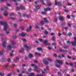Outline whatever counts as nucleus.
<instances>
[{
  "label": "nucleus",
  "mask_w": 76,
  "mask_h": 76,
  "mask_svg": "<svg viewBox=\"0 0 76 76\" xmlns=\"http://www.w3.org/2000/svg\"><path fill=\"white\" fill-rule=\"evenodd\" d=\"M13 37L14 39H16V36H13Z\"/></svg>",
  "instance_id": "e2e57ef3"
},
{
  "label": "nucleus",
  "mask_w": 76,
  "mask_h": 76,
  "mask_svg": "<svg viewBox=\"0 0 76 76\" xmlns=\"http://www.w3.org/2000/svg\"><path fill=\"white\" fill-rule=\"evenodd\" d=\"M38 55V56H41V54L39 53H35V55Z\"/></svg>",
  "instance_id": "cd10ccee"
},
{
  "label": "nucleus",
  "mask_w": 76,
  "mask_h": 76,
  "mask_svg": "<svg viewBox=\"0 0 76 76\" xmlns=\"http://www.w3.org/2000/svg\"><path fill=\"white\" fill-rule=\"evenodd\" d=\"M54 63L55 64H63V61H59L58 60H56L54 61Z\"/></svg>",
  "instance_id": "20e7f679"
},
{
  "label": "nucleus",
  "mask_w": 76,
  "mask_h": 76,
  "mask_svg": "<svg viewBox=\"0 0 76 76\" xmlns=\"http://www.w3.org/2000/svg\"><path fill=\"white\" fill-rule=\"evenodd\" d=\"M12 49V46L11 45H8L7 46V49L8 50H10Z\"/></svg>",
  "instance_id": "1a4fd4ad"
},
{
  "label": "nucleus",
  "mask_w": 76,
  "mask_h": 76,
  "mask_svg": "<svg viewBox=\"0 0 76 76\" xmlns=\"http://www.w3.org/2000/svg\"><path fill=\"white\" fill-rule=\"evenodd\" d=\"M34 69H35V70H36L37 72H38L39 71L37 70V69H38V66H34Z\"/></svg>",
  "instance_id": "aec40b11"
},
{
  "label": "nucleus",
  "mask_w": 76,
  "mask_h": 76,
  "mask_svg": "<svg viewBox=\"0 0 76 76\" xmlns=\"http://www.w3.org/2000/svg\"><path fill=\"white\" fill-rule=\"evenodd\" d=\"M47 59L49 61H52V59L50 58H48Z\"/></svg>",
  "instance_id": "7c9ffc66"
},
{
  "label": "nucleus",
  "mask_w": 76,
  "mask_h": 76,
  "mask_svg": "<svg viewBox=\"0 0 76 76\" xmlns=\"http://www.w3.org/2000/svg\"><path fill=\"white\" fill-rule=\"evenodd\" d=\"M17 10H20V8L19 7H16Z\"/></svg>",
  "instance_id": "5fc2aeb1"
},
{
  "label": "nucleus",
  "mask_w": 76,
  "mask_h": 76,
  "mask_svg": "<svg viewBox=\"0 0 76 76\" xmlns=\"http://www.w3.org/2000/svg\"><path fill=\"white\" fill-rule=\"evenodd\" d=\"M71 44L73 46H76V42L75 41H73L71 42Z\"/></svg>",
  "instance_id": "4468645a"
},
{
  "label": "nucleus",
  "mask_w": 76,
  "mask_h": 76,
  "mask_svg": "<svg viewBox=\"0 0 76 76\" xmlns=\"http://www.w3.org/2000/svg\"><path fill=\"white\" fill-rule=\"evenodd\" d=\"M51 39L53 41H55V37L54 36H53L52 38H51Z\"/></svg>",
  "instance_id": "c9c22d12"
},
{
  "label": "nucleus",
  "mask_w": 76,
  "mask_h": 76,
  "mask_svg": "<svg viewBox=\"0 0 76 76\" xmlns=\"http://www.w3.org/2000/svg\"><path fill=\"white\" fill-rule=\"evenodd\" d=\"M35 75V73H31L28 75V76H34Z\"/></svg>",
  "instance_id": "5701e85b"
},
{
  "label": "nucleus",
  "mask_w": 76,
  "mask_h": 76,
  "mask_svg": "<svg viewBox=\"0 0 76 76\" xmlns=\"http://www.w3.org/2000/svg\"><path fill=\"white\" fill-rule=\"evenodd\" d=\"M47 6H51V3H48V1L47 2Z\"/></svg>",
  "instance_id": "4c0bfd02"
},
{
  "label": "nucleus",
  "mask_w": 76,
  "mask_h": 76,
  "mask_svg": "<svg viewBox=\"0 0 76 76\" xmlns=\"http://www.w3.org/2000/svg\"><path fill=\"white\" fill-rule=\"evenodd\" d=\"M0 25H3L4 26V30L6 32L7 34H8L9 33V32L7 31V22L1 21H0Z\"/></svg>",
  "instance_id": "f257e3e1"
},
{
  "label": "nucleus",
  "mask_w": 76,
  "mask_h": 76,
  "mask_svg": "<svg viewBox=\"0 0 76 76\" xmlns=\"http://www.w3.org/2000/svg\"><path fill=\"white\" fill-rule=\"evenodd\" d=\"M7 42L6 41H4L3 44V46L4 47V48H6V43Z\"/></svg>",
  "instance_id": "9b49d317"
},
{
  "label": "nucleus",
  "mask_w": 76,
  "mask_h": 76,
  "mask_svg": "<svg viewBox=\"0 0 76 76\" xmlns=\"http://www.w3.org/2000/svg\"><path fill=\"white\" fill-rule=\"evenodd\" d=\"M21 29L22 30H24V29H25V27H21Z\"/></svg>",
  "instance_id": "13d9d810"
},
{
  "label": "nucleus",
  "mask_w": 76,
  "mask_h": 76,
  "mask_svg": "<svg viewBox=\"0 0 76 76\" xmlns=\"http://www.w3.org/2000/svg\"><path fill=\"white\" fill-rule=\"evenodd\" d=\"M63 28H64V29H65V30L66 31L67 30V29L68 28V27H63Z\"/></svg>",
  "instance_id": "052dcab7"
},
{
  "label": "nucleus",
  "mask_w": 76,
  "mask_h": 76,
  "mask_svg": "<svg viewBox=\"0 0 76 76\" xmlns=\"http://www.w3.org/2000/svg\"><path fill=\"white\" fill-rule=\"evenodd\" d=\"M10 19H12V20H15V19H16V18H10Z\"/></svg>",
  "instance_id": "09e8293b"
},
{
  "label": "nucleus",
  "mask_w": 76,
  "mask_h": 76,
  "mask_svg": "<svg viewBox=\"0 0 76 76\" xmlns=\"http://www.w3.org/2000/svg\"><path fill=\"white\" fill-rule=\"evenodd\" d=\"M53 56L55 57H57V54H54L53 55Z\"/></svg>",
  "instance_id": "69168bd1"
},
{
  "label": "nucleus",
  "mask_w": 76,
  "mask_h": 76,
  "mask_svg": "<svg viewBox=\"0 0 76 76\" xmlns=\"http://www.w3.org/2000/svg\"><path fill=\"white\" fill-rule=\"evenodd\" d=\"M69 65L71 66H73V63H70Z\"/></svg>",
  "instance_id": "de8ad7c7"
},
{
  "label": "nucleus",
  "mask_w": 76,
  "mask_h": 76,
  "mask_svg": "<svg viewBox=\"0 0 76 76\" xmlns=\"http://www.w3.org/2000/svg\"><path fill=\"white\" fill-rule=\"evenodd\" d=\"M19 60V58H16L15 59L13 60L14 61H15V62H17V60Z\"/></svg>",
  "instance_id": "4be33fe9"
},
{
  "label": "nucleus",
  "mask_w": 76,
  "mask_h": 76,
  "mask_svg": "<svg viewBox=\"0 0 76 76\" xmlns=\"http://www.w3.org/2000/svg\"><path fill=\"white\" fill-rule=\"evenodd\" d=\"M40 0V2L42 3L43 4H44V5H45V4L44 2V0Z\"/></svg>",
  "instance_id": "c85d7f7f"
},
{
  "label": "nucleus",
  "mask_w": 76,
  "mask_h": 76,
  "mask_svg": "<svg viewBox=\"0 0 76 76\" xmlns=\"http://www.w3.org/2000/svg\"><path fill=\"white\" fill-rule=\"evenodd\" d=\"M24 47L25 48H26L27 51L28 52V51L29 50H31V46H27L26 45H24Z\"/></svg>",
  "instance_id": "7ed1b4c3"
},
{
  "label": "nucleus",
  "mask_w": 76,
  "mask_h": 76,
  "mask_svg": "<svg viewBox=\"0 0 76 76\" xmlns=\"http://www.w3.org/2000/svg\"><path fill=\"white\" fill-rule=\"evenodd\" d=\"M67 18H68V19H70V15H67Z\"/></svg>",
  "instance_id": "8fccbe9b"
},
{
  "label": "nucleus",
  "mask_w": 76,
  "mask_h": 76,
  "mask_svg": "<svg viewBox=\"0 0 76 76\" xmlns=\"http://www.w3.org/2000/svg\"><path fill=\"white\" fill-rule=\"evenodd\" d=\"M71 43V42H70V41H66V44L67 45H70Z\"/></svg>",
  "instance_id": "393cba45"
},
{
  "label": "nucleus",
  "mask_w": 76,
  "mask_h": 76,
  "mask_svg": "<svg viewBox=\"0 0 76 76\" xmlns=\"http://www.w3.org/2000/svg\"><path fill=\"white\" fill-rule=\"evenodd\" d=\"M36 8L37 9H40V7L39 6V5H38L36 7Z\"/></svg>",
  "instance_id": "2f4dec72"
},
{
  "label": "nucleus",
  "mask_w": 76,
  "mask_h": 76,
  "mask_svg": "<svg viewBox=\"0 0 76 76\" xmlns=\"http://www.w3.org/2000/svg\"><path fill=\"white\" fill-rule=\"evenodd\" d=\"M52 45H54L55 46H56V45H57V43L56 42H54L52 43Z\"/></svg>",
  "instance_id": "bb28decb"
},
{
  "label": "nucleus",
  "mask_w": 76,
  "mask_h": 76,
  "mask_svg": "<svg viewBox=\"0 0 76 76\" xmlns=\"http://www.w3.org/2000/svg\"><path fill=\"white\" fill-rule=\"evenodd\" d=\"M74 39L75 40V41H75V42H76V37H74Z\"/></svg>",
  "instance_id": "774afa93"
},
{
  "label": "nucleus",
  "mask_w": 76,
  "mask_h": 76,
  "mask_svg": "<svg viewBox=\"0 0 76 76\" xmlns=\"http://www.w3.org/2000/svg\"><path fill=\"white\" fill-rule=\"evenodd\" d=\"M41 13H42V15H46V12H42Z\"/></svg>",
  "instance_id": "a19ab883"
},
{
  "label": "nucleus",
  "mask_w": 76,
  "mask_h": 76,
  "mask_svg": "<svg viewBox=\"0 0 76 76\" xmlns=\"http://www.w3.org/2000/svg\"><path fill=\"white\" fill-rule=\"evenodd\" d=\"M0 75L1 76H4V73H0Z\"/></svg>",
  "instance_id": "a18cd8bd"
},
{
  "label": "nucleus",
  "mask_w": 76,
  "mask_h": 76,
  "mask_svg": "<svg viewBox=\"0 0 76 76\" xmlns=\"http://www.w3.org/2000/svg\"><path fill=\"white\" fill-rule=\"evenodd\" d=\"M43 43L45 45H48L49 46H50L51 45V44L48 43V42L47 40H45Z\"/></svg>",
  "instance_id": "f03ea898"
},
{
  "label": "nucleus",
  "mask_w": 76,
  "mask_h": 76,
  "mask_svg": "<svg viewBox=\"0 0 76 76\" xmlns=\"http://www.w3.org/2000/svg\"><path fill=\"white\" fill-rule=\"evenodd\" d=\"M28 57H29V58H32L34 57V56H33V55L32 54L30 53L28 54Z\"/></svg>",
  "instance_id": "dca6fc26"
},
{
  "label": "nucleus",
  "mask_w": 76,
  "mask_h": 76,
  "mask_svg": "<svg viewBox=\"0 0 76 76\" xmlns=\"http://www.w3.org/2000/svg\"><path fill=\"white\" fill-rule=\"evenodd\" d=\"M14 26L15 28H16L18 26V25L17 24L14 23Z\"/></svg>",
  "instance_id": "c756f323"
},
{
  "label": "nucleus",
  "mask_w": 76,
  "mask_h": 76,
  "mask_svg": "<svg viewBox=\"0 0 76 76\" xmlns=\"http://www.w3.org/2000/svg\"><path fill=\"white\" fill-rule=\"evenodd\" d=\"M26 16L27 18H29V15L26 14Z\"/></svg>",
  "instance_id": "bf43d9fd"
},
{
  "label": "nucleus",
  "mask_w": 76,
  "mask_h": 76,
  "mask_svg": "<svg viewBox=\"0 0 76 76\" xmlns=\"http://www.w3.org/2000/svg\"><path fill=\"white\" fill-rule=\"evenodd\" d=\"M28 72H31V71H32V69L31 68L28 69Z\"/></svg>",
  "instance_id": "3c124183"
},
{
  "label": "nucleus",
  "mask_w": 76,
  "mask_h": 76,
  "mask_svg": "<svg viewBox=\"0 0 76 76\" xmlns=\"http://www.w3.org/2000/svg\"><path fill=\"white\" fill-rule=\"evenodd\" d=\"M24 49L23 48H21L20 50H19V53H23V50Z\"/></svg>",
  "instance_id": "f3484780"
},
{
  "label": "nucleus",
  "mask_w": 76,
  "mask_h": 76,
  "mask_svg": "<svg viewBox=\"0 0 76 76\" xmlns=\"http://www.w3.org/2000/svg\"><path fill=\"white\" fill-rule=\"evenodd\" d=\"M59 19L61 21H63V17L62 16H59Z\"/></svg>",
  "instance_id": "ddd939ff"
},
{
  "label": "nucleus",
  "mask_w": 76,
  "mask_h": 76,
  "mask_svg": "<svg viewBox=\"0 0 76 76\" xmlns=\"http://www.w3.org/2000/svg\"><path fill=\"white\" fill-rule=\"evenodd\" d=\"M68 25L69 27H71L72 26H71V24L70 23H68Z\"/></svg>",
  "instance_id": "37998d69"
},
{
  "label": "nucleus",
  "mask_w": 76,
  "mask_h": 76,
  "mask_svg": "<svg viewBox=\"0 0 76 76\" xmlns=\"http://www.w3.org/2000/svg\"><path fill=\"white\" fill-rule=\"evenodd\" d=\"M67 58H69V59H70L71 58H72V57L71 56H67Z\"/></svg>",
  "instance_id": "4d7b16f0"
},
{
  "label": "nucleus",
  "mask_w": 76,
  "mask_h": 76,
  "mask_svg": "<svg viewBox=\"0 0 76 76\" xmlns=\"http://www.w3.org/2000/svg\"><path fill=\"white\" fill-rule=\"evenodd\" d=\"M32 26H30L29 27V28H27V29L26 30V31L27 32H29L30 31H31V29H32Z\"/></svg>",
  "instance_id": "6e6552de"
},
{
  "label": "nucleus",
  "mask_w": 76,
  "mask_h": 76,
  "mask_svg": "<svg viewBox=\"0 0 76 76\" xmlns=\"http://www.w3.org/2000/svg\"><path fill=\"white\" fill-rule=\"evenodd\" d=\"M73 51H75V52H76V48H73Z\"/></svg>",
  "instance_id": "864d4df0"
},
{
  "label": "nucleus",
  "mask_w": 76,
  "mask_h": 76,
  "mask_svg": "<svg viewBox=\"0 0 76 76\" xmlns=\"http://www.w3.org/2000/svg\"><path fill=\"white\" fill-rule=\"evenodd\" d=\"M57 4L58 6H61V3L60 2H58L55 1V5H57Z\"/></svg>",
  "instance_id": "423d86ee"
},
{
  "label": "nucleus",
  "mask_w": 76,
  "mask_h": 76,
  "mask_svg": "<svg viewBox=\"0 0 76 76\" xmlns=\"http://www.w3.org/2000/svg\"><path fill=\"white\" fill-rule=\"evenodd\" d=\"M64 11L66 13H68L69 12V10L67 9L64 10Z\"/></svg>",
  "instance_id": "72a5a7b5"
},
{
  "label": "nucleus",
  "mask_w": 76,
  "mask_h": 76,
  "mask_svg": "<svg viewBox=\"0 0 76 76\" xmlns=\"http://www.w3.org/2000/svg\"><path fill=\"white\" fill-rule=\"evenodd\" d=\"M55 66L57 67H60V65L58 64H56L55 65Z\"/></svg>",
  "instance_id": "49530a36"
},
{
  "label": "nucleus",
  "mask_w": 76,
  "mask_h": 76,
  "mask_svg": "<svg viewBox=\"0 0 76 76\" xmlns=\"http://www.w3.org/2000/svg\"><path fill=\"white\" fill-rule=\"evenodd\" d=\"M44 21H43L42 20L40 22V25H44Z\"/></svg>",
  "instance_id": "a211bd4d"
},
{
  "label": "nucleus",
  "mask_w": 76,
  "mask_h": 76,
  "mask_svg": "<svg viewBox=\"0 0 76 76\" xmlns=\"http://www.w3.org/2000/svg\"><path fill=\"white\" fill-rule=\"evenodd\" d=\"M37 76H45L44 75H39V74H37Z\"/></svg>",
  "instance_id": "680f3d73"
},
{
  "label": "nucleus",
  "mask_w": 76,
  "mask_h": 76,
  "mask_svg": "<svg viewBox=\"0 0 76 76\" xmlns=\"http://www.w3.org/2000/svg\"><path fill=\"white\" fill-rule=\"evenodd\" d=\"M12 74L11 73L9 74L8 75H7V76H11Z\"/></svg>",
  "instance_id": "338daca9"
},
{
  "label": "nucleus",
  "mask_w": 76,
  "mask_h": 76,
  "mask_svg": "<svg viewBox=\"0 0 76 76\" xmlns=\"http://www.w3.org/2000/svg\"><path fill=\"white\" fill-rule=\"evenodd\" d=\"M44 21H45V22H46V23H48V21L47 20L46 18H44Z\"/></svg>",
  "instance_id": "b1692460"
},
{
  "label": "nucleus",
  "mask_w": 76,
  "mask_h": 76,
  "mask_svg": "<svg viewBox=\"0 0 76 76\" xmlns=\"http://www.w3.org/2000/svg\"><path fill=\"white\" fill-rule=\"evenodd\" d=\"M20 8L21 10H25V8L22 5H21L20 6Z\"/></svg>",
  "instance_id": "2eb2a0df"
},
{
  "label": "nucleus",
  "mask_w": 76,
  "mask_h": 76,
  "mask_svg": "<svg viewBox=\"0 0 76 76\" xmlns=\"http://www.w3.org/2000/svg\"><path fill=\"white\" fill-rule=\"evenodd\" d=\"M42 61L44 63L45 65H47L48 64H49V63L48 62V61L46 60L45 59H43Z\"/></svg>",
  "instance_id": "39448f33"
},
{
  "label": "nucleus",
  "mask_w": 76,
  "mask_h": 76,
  "mask_svg": "<svg viewBox=\"0 0 76 76\" xmlns=\"http://www.w3.org/2000/svg\"><path fill=\"white\" fill-rule=\"evenodd\" d=\"M66 72H67V71L66 69H64L63 70H62V72L64 73H66Z\"/></svg>",
  "instance_id": "f704fd0d"
},
{
  "label": "nucleus",
  "mask_w": 76,
  "mask_h": 76,
  "mask_svg": "<svg viewBox=\"0 0 76 76\" xmlns=\"http://www.w3.org/2000/svg\"><path fill=\"white\" fill-rule=\"evenodd\" d=\"M39 41H40V42H42V41L43 40L42 39H41V38H39Z\"/></svg>",
  "instance_id": "603ef678"
},
{
  "label": "nucleus",
  "mask_w": 76,
  "mask_h": 76,
  "mask_svg": "<svg viewBox=\"0 0 76 76\" xmlns=\"http://www.w3.org/2000/svg\"><path fill=\"white\" fill-rule=\"evenodd\" d=\"M65 25V23H62L61 24V26H64V25Z\"/></svg>",
  "instance_id": "e433bc0d"
},
{
  "label": "nucleus",
  "mask_w": 76,
  "mask_h": 76,
  "mask_svg": "<svg viewBox=\"0 0 76 76\" xmlns=\"http://www.w3.org/2000/svg\"><path fill=\"white\" fill-rule=\"evenodd\" d=\"M14 15V14L13 13H10V16H13Z\"/></svg>",
  "instance_id": "c03bdc74"
},
{
  "label": "nucleus",
  "mask_w": 76,
  "mask_h": 76,
  "mask_svg": "<svg viewBox=\"0 0 76 76\" xmlns=\"http://www.w3.org/2000/svg\"><path fill=\"white\" fill-rule=\"evenodd\" d=\"M44 10L45 11H50L51 10V9L49 7H48L47 8L44 9Z\"/></svg>",
  "instance_id": "f8f14e48"
},
{
  "label": "nucleus",
  "mask_w": 76,
  "mask_h": 76,
  "mask_svg": "<svg viewBox=\"0 0 76 76\" xmlns=\"http://www.w3.org/2000/svg\"><path fill=\"white\" fill-rule=\"evenodd\" d=\"M3 54V51H0V54L2 55Z\"/></svg>",
  "instance_id": "6e6d98bb"
},
{
  "label": "nucleus",
  "mask_w": 76,
  "mask_h": 76,
  "mask_svg": "<svg viewBox=\"0 0 76 76\" xmlns=\"http://www.w3.org/2000/svg\"><path fill=\"white\" fill-rule=\"evenodd\" d=\"M59 51L60 52H68V51L66 50H63V49H59Z\"/></svg>",
  "instance_id": "9d476101"
},
{
  "label": "nucleus",
  "mask_w": 76,
  "mask_h": 76,
  "mask_svg": "<svg viewBox=\"0 0 76 76\" xmlns=\"http://www.w3.org/2000/svg\"><path fill=\"white\" fill-rule=\"evenodd\" d=\"M19 35L21 36V37H25V35H27V34L26 33H22L21 34H19Z\"/></svg>",
  "instance_id": "0eeeda50"
},
{
  "label": "nucleus",
  "mask_w": 76,
  "mask_h": 76,
  "mask_svg": "<svg viewBox=\"0 0 76 76\" xmlns=\"http://www.w3.org/2000/svg\"><path fill=\"white\" fill-rule=\"evenodd\" d=\"M35 28L37 29H39V27L38 26H35Z\"/></svg>",
  "instance_id": "79ce46f5"
},
{
  "label": "nucleus",
  "mask_w": 76,
  "mask_h": 76,
  "mask_svg": "<svg viewBox=\"0 0 76 76\" xmlns=\"http://www.w3.org/2000/svg\"><path fill=\"white\" fill-rule=\"evenodd\" d=\"M37 50H38V51H42V48L40 47H38L37 48Z\"/></svg>",
  "instance_id": "6ab92c4d"
},
{
  "label": "nucleus",
  "mask_w": 76,
  "mask_h": 76,
  "mask_svg": "<svg viewBox=\"0 0 76 76\" xmlns=\"http://www.w3.org/2000/svg\"><path fill=\"white\" fill-rule=\"evenodd\" d=\"M64 48H65V49H66L67 48H68V47H67V46H64Z\"/></svg>",
  "instance_id": "0e129e2a"
},
{
  "label": "nucleus",
  "mask_w": 76,
  "mask_h": 76,
  "mask_svg": "<svg viewBox=\"0 0 76 76\" xmlns=\"http://www.w3.org/2000/svg\"><path fill=\"white\" fill-rule=\"evenodd\" d=\"M44 34H48V31H45L44 32Z\"/></svg>",
  "instance_id": "ea45409f"
},
{
  "label": "nucleus",
  "mask_w": 76,
  "mask_h": 76,
  "mask_svg": "<svg viewBox=\"0 0 76 76\" xmlns=\"http://www.w3.org/2000/svg\"><path fill=\"white\" fill-rule=\"evenodd\" d=\"M53 20L55 22H57L58 19L57 18H54Z\"/></svg>",
  "instance_id": "a878e982"
},
{
  "label": "nucleus",
  "mask_w": 76,
  "mask_h": 76,
  "mask_svg": "<svg viewBox=\"0 0 76 76\" xmlns=\"http://www.w3.org/2000/svg\"><path fill=\"white\" fill-rule=\"evenodd\" d=\"M68 35L69 36H72V34L70 32H69L68 33Z\"/></svg>",
  "instance_id": "473e14b6"
},
{
  "label": "nucleus",
  "mask_w": 76,
  "mask_h": 76,
  "mask_svg": "<svg viewBox=\"0 0 76 76\" xmlns=\"http://www.w3.org/2000/svg\"><path fill=\"white\" fill-rule=\"evenodd\" d=\"M62 34L63 35H64V36H66V33L64 32H62Z\"/></svg>",
  "instance_id": "58836bf2"
},
{
  "label": "nucleus",
  "mask_w": 76,
  "mask_h": 76,
  "mask_svg": "<svg viewBox=\"0 0 76 76\" xmlns=\"http://www.w3.org/2000/svg\"><path fill=\"white\" fill-rule=\"evenodd\" d=\"M4 15L5 16H7L8 15V14H7V11H4Z\"/></svg>",
  "instance_id": "412c9836"
}]
</instances>
